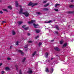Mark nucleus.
I'll return each mask as SVG.
<instances>
[{
  "instance_id": "nucleus-1",
  "label": "nucleus",
  "mask_w": 74,
  "mask_h": 74,
  "mask_svg": "<svg viewBox=\"0 0 74 74\" xmlns=\"http://www.w3.org/2000/svg\"><path fill=\"white\" fill-rule=\"evenodd\" d=\"M22 12H23V9L22 8H21L19 13L20 14H22L23 15H25L26 17H27V16H28L29 15V13L28 12H26L23 13H22Z\"/></svg>"
},
{
  "instance_id": "nucleus-2",
  "label": "nucleus",
  "mask_w": 74,
  "mask_h": 74,
  "mask_svg": "<svg viewBox=\"0 0 74 74\" xmlns=\"http://www.w3.org/2000/svg\"><path fill=\"white\" fill-rule=\"evenodd\" d=\"M36 23V20H31V22L29 21L28 22V23H29V24H30L31 23Z\"/></svg>"
},
{
  "instance_id": "nucleus-3",
  "label": "nucleus",
  "mask_w": 74,
  "mask_h": 74,
  "mask_svg": "<svg viewBox=\"0 0 74 74\" xmlns=\"http://www.w3.org/2000/svg\"><path fill=\"white\" fill-rule=\"evenodd\" d=\"M27 73H28V74H32L33 71L32 69H29L28 71L27 72Z\"/></svg>"
},
{
  "instance_id": "nucleus-4",
  "label": "nucleus",
  "mask_w": 74,
  "mask_h": 74,
  "mask_svg": "<svg viewBox=\"0 0 74 74\" xmlns=\"http://www.w3.org/2000/svg\"><path fill=\"white\" fill-rule=\"evenodd\" d=\"M33 25L34 26V27H35V28H38V27L36 26H39V25L38 24H36L35 23L33 24Z\"/></svg>"
},
{
  "instance_id": "nucleus-5",
  "label": "nucleus",
  "mask_w": 74,
  "mask_h": 74,
  "mask_svg": "<svg viewBox=\"0 0 74 74\" xmlns=\"http://www.w3.org/2000/svg\"><path fill=\"white\" fill-rule=\"evenodd\" d=\"M28 5H29V6H30V5H32V7H33V3L30 2L29 3Z\"/></svg>"
},
{
  "instance_id": "nucleus-6",
  "label": "nucleus",
  "mask_w": 74,
  "mask_h": 74,
  "mask_svg": "<svg viewBox=\"0 0 74 74\" xmlns=\"http://www.w3.org/2000/svg\"><path fill=\"white\" fill-rule=\"evenodd\" d=\"M15 5H16V6L17 7H18V2L17 1H16L15 2Z\"/></svg>"
},
{
  "instance_id": "nucleus-7",
  "label": "nucleus",
  "mask_w": 74,
  "mask_h": 74,
  "mask_svg": "<svg viewBox=\"0 0 74 74\" xmlns=\"http://www.w3.org/2000/svg\"><path fill=\"white\" fill-rule=\"evenodd\" d=\"M18 52H20V53H21L22 55H23L24 53H23V52H22V51L20 50H18Z\"/></svg>"
},
{
  "instance_id": "nucleus-8",
  "label": "nucleus",
  "mask_w": 74,
  "mask_h": 74,
  "mask_svg": "<svg viewBox=\"0 0 74 74\" xmlns=\"http://www.w3.org/2000/svg\"><path fill=\"white\" fill-rule=\"evenodd\" d=\"M54 49L56 51H60V49L57 47L54 48Z\"/></svg>"
},
{
  "instance_id": "nucleus-9",
  "label": "nucleus",
  "mask_w": 74,
  "mask_h": 74,
  "mask_svg": "<svg viewBox=\"0 0 74 74\" xmlns=\"http://www.w3.org/2000/svg\"><path fill=\"white\" fill-rule=\"evenodd\" d=\"M23 23V22L22 21H19L18 22V23L19 25H21V23Z\"/></svg>"
},
{
  "instance_id": "nucleus-10",
  "label": "nucleus",
  "mask_w": 74,
  "mask_h": 74,
  "mask_svg": "<svg viewBox=\"0 0 74 74\" xmlns=\"http://www.w3.org/2000/svg\"><path fill=\"white\" fill-rule=\"evenodd\" d=\"M48 53H46L45 54V58H48Z\"/></svg>"
},
{
  "instance_id": "nucleus-11",
  "label": "nucleus",
  "mask_w": 74,
  "mask_h": 74,
  "mask_svg": "<svg viewBox=\"0 0 74 74\" xmlns=\"http://www.w3.org/2000/svg\"><path fill=\"white\" fill-rule=\"evenodd\" d=\"M36 32L37 33H40V30L39 29H36L35 30Z\"/></svg>"
},
{
  "instance_id": "nucleus-12",
  "label": "nucleus",
  "mask_w": 74,
  "mask_h": 74,
  "mask_svg": "<svg viewBox=\"0 0 74 74\" xmlns=\"http://www.w3.org/2000/svg\"><path fill=\"white\" fill-rule=\"evenodd\" d=\"M5 69L6 70H10V68H9V67H6L5 68Z\"/></svg>"
},
{
  "instance_id": "nucleus-13",
  "label": "nucleus",
  "mask_w": 74,
  "mask_h": 74,
  "mask_svg": "<svg viewBox=\"0 0 74 74\" xmlns=\"http://www.w3.org/2000/svg\"><path fill=\"white\" fill-rule=\"evenodd\" d=\"M55 27H56V29H57L58 30H59V26H58V25H56L55 26Z\"/></svg>"
},
{
  "instance_id": "nucleus-14",
  "label": "nucleus",
  "mask_w": 74,
  "mask_h": 74,
  "mask_svg": "<svg viewBox=\"0 0 74 74\" xmlns=\"http://www.w3.org/2000/svg\"><path fill=\"white\" fill-rule=\"evenodd\" d=\"M8 8L10 9V10H12V7L11 6H9L8 7Z\"/></svg>"
},
{
  "instance_id": "nucleus-15",
  "label": "nucleus",
  "mask_w": 74,
  "mask_h": 74,
  "mask_svg": "<svg viewBox=\"0 0 74 74\" xmlns=\"http://www.w3.org/2000/svg\"><path fill=\"white\" fill-rule=\"evenodd\" d=\"M74 6V5H69V7L70 8H73Z\"/></svg>"
},
{
  "instance_id": "nucleus-16",
  "label": "nucleus",
  "mask_w": 74,
  "mask_h": 74,
  "mask_svg": "<svg viewBox=\"0 0 74 74\" xmlns=\"http://www.w3.org/2000/svg\"><path fill=\"white\" fill-rule=\"evenodd\" d=\"M12 34L13 35H15V32L14 31H12Z\"/></svg>"
},
{
  "instance_id": "nucleus-17",
  "label": "nucleus",
  "mask_w": 74,
  "mask_h": 74,
  "mask_svg": "<svg viewBox=\"0 0 74 74\" xmlns=\"http://www.w3.org/2000/svg\"><path fill=\"white\" fill-rule=\"evenodd\" d=\"M67 46V43H65L63 45V47H65Z\"/></svg>"
},
{
  "instance_id": "nucleus-18",
  "label": "nucleus",
  "mask_w": 74,
  "mask_h": 74,
  "mask_svg": "<svg viewBox=\"0 0 74 74\" xmlns=\"http://www.w3.org/2000/svg\"><path fill=\"white\" fill-rule=\"evenodd\" d=\"M36 52L35 51L32 54V56H34V55H36Z\"/></svg>"
},
{
  "instance_id": "nucleus-19",
  "label": "nucleus",
  "mask_w": 74,
  "mask_h": 74,
  "mask_svg": "<svg viewBox=\"0 0 74 74\" xmlns=\"http://www.w3.org/2000/svg\"><path fill=\"white\" fill-rule=\"evenodd\" d=\"M37 4H38L37 3H33V7H34L35 5H36Z\"/></svg>"
},
{
  "instance_id": "nucleus-20",
  "label": "nucleus",
  "mask_w": 74,
  "mask_h": 74,
  "mask_svg": "<svg viewBox=\"0 0 74 74\" xmlns=\"http://www.w3.org/2000/svg\"><path fill=\"white\" fill-rule=\"evenodd\" d=\"M69 13H72V14H74V11H69L68 12Z\"/></svg>"
},
{
  "instance_id": "nucleus-21",
  "label": "nucleus",
  "mask_w": 74,
  "mask_h": 74,
  "mask_svg": "<svg viewBox=\"0 0 74 74\" xmlns=\"http://www.w3.org/2000/svg\"><path fill=\"white\" fill-rule=\"evenodd\" d=\"M15 67L16 68V70H18V65H16Z\"/></svg>"
},
{
  "instance_id": "nucleus-22",
  "label": "nucleus",
  "mask_w": 74,
  "mask_h": 74,
  "mask_svg": "<svg viewBox=\"0 0 74 74\" xmlns=\"http://www.w3.org/2000/svg\"><path fill=\"white\" fill-rule=\"evenodd\" d=\"M46 72H49V70H48V68H47L46 69Z\"/></svg>"
},
{
  "instance_id": "nucleus-23",
  "label": "nucleus",
  "mask_w": 74,
  "mask_h": 74,
  "mask_svg": "<svg viewBox=\"0 0 74 74\" xmlns=\"http://www.w3.org/2000/svg\"><path fill=\"white\" fill-rule=\"evenodd\" d=\"M63 43V40H61L60 41V44H62Z\"/></svg>"
},
{
  "instance_id": "nucleus-24",
  "label": "nucleus",
  "mask_w": 74,
  "mask_h": 74,
  "mask_svg": "<svg viewBox=\"0 0 74 74\" xmlns=\"http://www.w3.org/2000/svg\"><path fill=\"white\" fill-rule=\"evenodd\" d=\"M25 60H26V58H24L23 59L22 62H25Z\"/></svg>"
},
{
  "instance_id": "nucleus-25",
  "label": "nucleus",
  "mask_w": 74,
  "mask_h": 74,
  "mask_svg": "<svg viewBox=\"0 0 74 74\" xmlns=\"http://www.w3.org/2000/svg\"><path fill=\"white\" fill-rule=\"evenodd\" d=\"M58 5H60V4H56L55 5V7L56 8L57 6H58Z\"/></svg>"
},
{
  "instance_id": "nucleus-26",
  "label": "nucleus",
  "mask_w": 74,
  "mask_h": 74,
  "mask_svg": "<svg viewBox=\"0 0 74 74\" xmlns=\"http://www.w3.org/2000/svg\"><path fill=\"white\" fill-rule=\"evenodd\" d=\"M44 10H45V11H48V9L47 8H44Z\"/></svg>"
},
{
  "instance_id": "nucleus-27",
  "label": "nucleus",
  "mask_w": 74,
  "mask_h": 74,
  "mask_svg": "<svg viewBox=\"0 0 74 74\" xmlns=\"http://www.w3.org/2000/svg\"><path fill=\"white\" fill-rule=\"evenodd\" d=\"M51 22H52V21L51 20H50L46 22V23H51Z\"/></svg>"
},
{
  "instance_id": "nucleus-28",
  "label": "nucleus",
  "mask_w": 74,
  "mask_h": 74,
  "mask_svg": "<svg viewBox=\"0 0 74 74\" xmlns=\"http://www.w3.org/2000/svg\"><path fill=\"white\" fill-rule=\"evenodd\" d=\"M49 5V3H47L46 5H45L44 6V7H47V6H48V5Z\"/></svg>"
},
{
  "instance_id": "nucleus-29",
  "label": "nucleus",
  "mask_w": 74,
  "mask_h": 74,
  "mask_svg": "<svg viewBox=\"0 0 74 74\" xmlns=\"http://www.w3.org/2000/svg\"><path fill=\"white\" fill-rule=\"evenodd\" d=\"M3 10L5 11H6V12H8V10H7V9H3Z\"/></svg>"
},
{
  "instance_id": "nucleus-30",
  "label": "nucleus",
  "mask_w": 74,
  "mask_h": 74,
  "mask_svg": "<svg viewBox=\"0 0 74 74\" xmlns=\"http://www.w3.org/2000/svg\"><path fill=\"white\" fill-rule=\"evenodd\" d=\"M47 62H50V60L49 59H48L47 60H46Z\"/></svg>"
},
{
  "instance_id": "nucleus-31",
  "label": "nucleus",
  "mask_w": 74,
  "mask_h": 74,
  "mask_svg": "<svg viewBox=\"0 0 74 74\" xmlns=\"http://www.w3.org/2000/svg\"><path fill=\"white\" fill-rule=\"evenodd\" d=\"M54 10H55V11H59L58 9H54Z\"/></svg>"
},
{
  "instance_id": "nucleus-32",
  "label": "nucleus",
  "mask_w": 74,
  "mask_h": 74,
  "mask_svg": "<svg viewBox=\"0 0 74 74\" xmlns=\"http://www.w3.org/2000/svg\"><path fill=\"white\" fill-rule=\"evenodd\" d=\"M18 43H19V42L18 41H17L16 42V45H19V44H18Z\"/></svg>"
},
{
  "instance_id": "nucleus-33",
  "label": "nucleus",
  "mask_w": 74,
  "mask_h": 74,
  "mask_svg": "<svg viewBox=\"0 0 74 74\" xmlns=\"http://www.w3.org/2000/svg\"><path fill=\"white\" fill-rule=\"evenodd\" d=\"M36 13L37 14H38V15H40V14H41V13L40 12H37Z\"/></svg>"
},
{
  "instance_id": "nucleus-34",
  "label": "nucleus",
  "mask_w": 74,
  "mask_h": 74,
  "mask_svg": "<svg viewBox=\"0 0 74 74\" xmlns=\"http://www.w3.org/2000/svg\"><path fill=\"white\" fill-rule=\"evenodd\" d=\"M27 48V45H26L25 47V48Z\"/></svg>"
},
{
  "instance_id": "nucleus-35",
  "label": "nucleus",
  "mask_w": 74,
  "mask_h": 74,
  "mask_svg": "<svg viewBox=\"0 0 74 74\" xmlns=\"http://www.w3.org/2000/svg\"><path fill=\"white\" fill-rule=\"evenodd\" d=\"M55 33H56V34H58V32H56V31H55Z\"/></svg>"
},
{
  "instance_id": "nucleus-36",
  "label": "nucleus",
  "mask_w": 74,
  "mask_h": 74,
  "mask_svg": "<svg viewBox=\"0 0 74 74\" xmlns=\"http://www.w3.org/2000/svg\"><path fill=\"white\" fill-rule=\"evenodd\" d=\"M28 27H26V28H24V29H25V30H28Z\"/></svg>"
},
{
  "instance_id": "nucleus-37",
  "label": "nucleus",
  "mask_w": 74,
  "mask_h": 74,
  "mask_svg": "<svg viewBox=\"0 0 74 74\" xmlns=\"http://www.w3.org/2000/svg\"><path fill=\"white\" fill-rule=\"evenodd\" d=\"M47 1H43V3H47Z\"/></svg>"
},
{
  "instance_id": "nucleus-38",
  "label": "nucleus",
  "mask_w": 74,
  "mask_h": 74,
  "mask_svg": "<svg viewBox=\"0 0 74 74\" xmlns=\"http://www.w3.org/2000/svg\"><path fill=\"white\" fill-rule=\"evenodd\" d=\"M6 23L5 21H3L2 22V23Z\"/></svg>"
},
{
  "instance_id": "nucleus-39",
  "label": "nucleus",
  "mask_w": 74,
  "mask_h": 74,
  "mask_svg": "<svg viewBox=\"0 0 74 74\" xmlns=\"http://www.w3.org/2000/svg\"><path fill=\"white\" fill-rule=\"evenodd\" d=\"M42 44V43L41 42H39V45H41Z\"/></svg>"
},
{
  "instance_id": "nucleus-40",
  "label": "nucleus",
  "mask_w": 74,
  "mask_h": 74,
  "mask_svg": "<svg viewBox=\"0 0 74 74\" xmlns=\"http://www.w3.org/2000/svg\"><path fill=\"white\" fill-rule=\"evenodd\" d=\"M38 37H39V36H36L35 38H36V39H37V38H38Z\"/></svg>"
},
{
  "instance_id": "nucleus-41",
  "label": "nucleus",
  "mask_w": 74,
  "mask_h": 74,
  "mask_svg": "<svg viewBox=\"0 0 74 74\" xmlns=\"http://www.w3.org/2000/svg\"><path fill=\"white\" fill-rule=\"evenodd\" d=\"M1 74H3L4 73V71H2L1 72Z\"/></svg>"
},
{
  "instance_id": "nucleus-42",
  "label": "nucleus",
  "mask_w": 74,
  "mask_h": 74,
  "mask_svg": "<svg viewBox=\"0 0 74 74\" xmlns=\"http://www.w3.org/2000/svg\"><path fill=\"white\" fill-rule=\"evenodd\" d=\"M3 12H2L1 11H0V14H3Z\"/></svg>"
},
{
  "instance_id": "nucleus-43",
  "label": "nucleus",
  "mask_w": 74,
  "mask_h": 74,
  "mask_svg": "<svg viewBox=\"0 0 74 74\" xmlns=\"http://www.w3.org/2000/svg\"><path fill=\"white\" fill-rule=\"evenodd\" d=\"M25 26H26V25H24L22 26V27L23 28H24V27H25Z\"/></svg>"
},
{
  "instance_id": "nucleus-44",
  "label": "nucleus",
  "mask_w": 74,
  "mask_h": 74,
  "mask_svg": "<svg viewBox=\"0 0 74 74\" xmlns=\"http://www.w3.org/2000/svg\"><path fill=\"white\" fill-rule=\"evenodd\" d=\"M8 60H10L11 58H7Z\"/></svg>"
},
{
  "instance_id": "nucleus-45",
  "label": "nucleus",
  "mask_w": 74,
  "mask_h": 74,
  "mask_svg": "<svg viewBox=\"0 0 74 74\" xmlns=\"http://www.w3.org/2000/svg\"><path fill=\"white\" fill-rule=\"evenodd\" d=\"M12 47L11 46L10 47V49H11V48H12Z\"/></svg>"
},
{
  "instance_id": "nucleus-46",
  "label": "nucleus",
  "mask_w": 74,
  "mask_h": 74,
  "mask_svg": "<svg viewBox=\"0 0 74 74\" xmlns=\"http://www.w3.org/2000/svg\"><path fill=\"white\" fill-rule=\"evenodd\" d=\"M2 64H3L2 63H1L0 64V66H1V65H2Z\"/></svg>"
},
{
  "instance_id": "nucleus-47",
  "label": "nucleus",
  "mask_w": 74,
  "mask_h": 74,
  "mask_svg": "<svg viewBox=\"0 0 74 74\" xmlns=\"http://www.w3.org/2000/svg\"><path fill=\"white\" fill-rule=\"evenodd\" d=\"M27 35L28 36H30V34L29 33H28L27 34Z\"/></svg>"
},
{
  "instance_id": "nucleus-48",
  "label": "nucleus",
  "mask_w": 74,
  "mask_h": 74,
  "mask_svg": "<svg viewBox=\"0 0 74 74\" xmlns=\"http://www.w3.org/2000/svg\"><path fill=\"white\" fill-rule=\"evenodd\" d=\"M29 42H32V41H29Z\"/></svg>"
},
{
  "instance_id": "nucleus-49",
  "label": "nucleus",
  "mask_w": 74,
  "mask_h": 74,
  "mask_svg": "<svg viewBox=\"0 0 74 74\" xmlns=\"http://www.w3.org/2000/svg\"><path fill=\"white\" fill-rule=\"evenodd\" d=\"M51 71L52 72H53V69H52Z\"/></svg>"
},
{
  "instance_id": "nucleus-50",
  "label": "nucleus",
  "mask_w": 74,
  "mask_h": 74,
  "mask_svg": "<svg viewBox=\"0 0 74 74\" xmlns=\"http://www.w3.org/2000/svg\"><path fill=\"white\" fill-rule=\"evenodd\" d=\"M53 41H54V40H51V42H52Z\"/></svg>"
},
{
  "instance_id": "nucleus-51",
  "label": "nucleus",
  "mask_w": 74,
  "mask_h": 74,
  "mask_svg": "<svg viewBox=\"0 0 74 74\" xmlns=\"http://www.w3.org/2000/svg\"><path fill=\"white\" fill-rule=\"evenodd\" d=\"M71 2H73V0H71Z\"/></svg>"
},
{
  "instance_id": "nucleus-52",
  "label": "nucleus",
  "mask_w": 74,
  "mask_h": 74,
  "mask_svg": "<svg viewBox=\"0 0 74 74\" xmlns=\"http://www.w3.org/2000/svg\"><path fill=\"white\" fill-rule=\"evenodd\" d=\"M27 50V49H26L25 50V51H26Z\"/></svg>"
},
{
  "instance_id": "nucleus-53",
  "label": "nucleus",
  "mask_w": 74,
  "mask_h": 74,
  "mask_svg": "<svg viewBox=\"0 0 74 74\" xmlns=\"http://www.w3.org/2000/svg\"><path fill=\"white\" fill-rule=\"evenodd\" d=\"M56 56H58L59 55H56Z\"/></svg>"
},
{
  "instance_id": "nucleus-54",
  "label": "nucleus",
  "mask_w": 74,
  "mask_h": 74,
  "mask_svg": "<svg viewBox=\"0 0 74 74\" xmlns=\"http://www.w3.org/2000/svg\"><path fill=\"white\" fill-rule=\"evenodd\" d=\"M53 59V58H51V60H52V59Z\"/></svg>"
},
{
  "instance_id": "nucleus-55",
  "label": "nucleus",
  "mask_w": 74,
  "mask_h": 74,
  "mask_svg": "<svg viewBox=\"0 0 74 74\" xmlns=\"http://www.w3.org/2000/svg\"><path fill=\"white\" fill-rule=\"evenodd\" d=\"M1 1V0H0V3Z\"/></svg>"
},
{
  "instance_id": "nucleus-56",
  "label": "nucleus",
  "mask_w": 74,
  "mask_h": 74,
  "mask_svg": "<svg viewBox=\"0 0 74 74\" xmlns=\"http://www.w3.org/2000/svg\"><path fill=\"white\" fill-rule=\"evenodd\" d=\"M20 7H21V6H20Z\"/></svg>"
}]
</instances>
